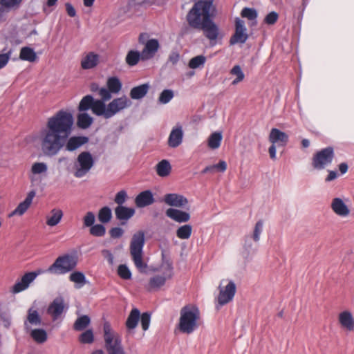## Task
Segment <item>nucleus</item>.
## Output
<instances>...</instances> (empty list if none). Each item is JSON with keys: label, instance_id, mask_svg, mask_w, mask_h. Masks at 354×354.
<instances>
[{"label": "nucleus", "instance_id": "nucleus-17", "mask_svg": "<svg viewBox=\"0 0 354 354\" xmlns=\"http://www.w3.org/2000/svg\"><path fill=\"white\" fill-rule=\"evenodd\" d=\"M248 38L246 29L245 28L244 21L240 19H236V31L234 36L231 39V44L236 43L243 44L245 42Z\"/></svg>", "mask_w": 354, "mask_h": 354}, {"label": "nucleus", "instance_id": "nucleus-44", "mask_svg": "<svg viewBox=\"0 0 354 354\" xmlns=\"http://www.w3.org/2000/svg\"><path fill=\"white\" fill-rule=\"evenodd\" d=\"M230 74L232 75H236V77L235 80L232 81V84L236 85L240 82L243 81L245 77V75L243 72L242 71V69L240 66L235 65L231 70H230Z\"/></svg>", "mask_w": 354, "mask_h": 354}, {"label": "nucleus", "instance_id": "nucleus-14", "mask_svg": "<svg viewBox=\"0 0 354 354\" xmlns=\"http://www.w3.org/2000/svg\"><path fill=\"white\" fill-rule=\"evenodd\" d=\"M346 201H348V199H343L339 197H335L332 199L330 208L335 215L341 218H347L350 216L351 209L346 203Z\"/></svg>", "mask_w": 354, "mask_h": 354}, {"label": "nucleus", "instance_id": "nucleus-38", "mask_svg": "<svg viewBox=\"0 0 354 354\" xmlns=\"http://www.w3.org/2000/svg\"><path fill=\"white\" fill-rule=\"evenodd\" d=\"M71 281L76 283L77 288H81L86 283V277L83 272L76 271L72 272L69 276Z\"/></svg>", "mask_w": 354, "mask_h": 354}, {"label": "nucleus", "instance_id": "nucleus-37", "mask_svg": "<svg viewBox=\"0 0 354 354\" xmlns=\"http://www.w3.org/2000/svg\"><path fill=\"white\" fill-rule=\"evenodd\" d=\"M91 322V319L87 315H82L79 317L74 323L73 328L77 331L84 330Z\"/></svg>", "mask_w": 354, "mask_h": 354}, {"label": "nucleus", "instance_id": "nucleus-41", "mask_svg": "<svg viewBox=\"0 0 354 354\" xmlns=\"http://www.w3.org/2000/svg\"><path fill=\"white\" fill-rule=\"evenodd\" d=\"M98 220L102 223H109L112 218V212L109 207L101 208L98 212Z\"/></svg>", "mask_w": 354, "mask_h": 354}, {"label": "nucleus", "instance_id": "nucleus-13", "mask_svg": "<svg viewBox=\"0 0 354 354\" xmlns=\"http://www.w3.org/2000/svg\"><path fill=\"white\" fill-rule=\"evenodd\" d=\"M41 273L38 272H29L26 273L21 278L20 280L16 281V283L11 288V292L13 294H17L25 290H26L30 284L37 278V277Z\"/></svg>", "mask_w": 354, "mask_h": 354}, {"label": "nucleus", "instance_id": "nucleus-26", "mask_svg": "<svg viewBox=\"0 0 354 354\" xmlns=\"http://www.w3.org/2000/svg\"><path fill=\"white\" fill-rule=\"evenodd\" d=\"M41 324V318L36 309L30 308L28 310L27 320L24 323L26 329L30 328V325L39 326Z\"/></svg>", "mask_w": 354, "mask_h": 354}, {"label": "nucleus", "instance_id": "nucleus-12", "mask_svg": "<svg viewBox=\"0 0 354 354\" xmlns=\"http://www.w3.org/2000/svg\"><path fill=\"white\" fill-rule=\"evenodd\" d=\"M131 104V101L125 95L115 98L107 105L106 115L111 118L120 111L129 107Z\"/></svg>", "mask_w": 354, "mask_h": 354}, {"label": "nucleus", "instance_id": "nucleus-62", "mask_svg": "<svg viewBox=\"0 0 354 354\" xmlns=\"http://www.w3.org/2000/svg\"><path fill=\"white\" fill-rule=\"evenodd\" d=\"M214 171L224 172L227 169V164L224 160H220L218 164L213 165Z\"/></svg>", "mask_w": 354, "mask_h": 354}, {"label": "nucleus", "instance_id": "nucleus-55", "mask_svg": "<svg viewBox=\"0 0 354 354\" xmlns=\"http://www.w3.org/2000/svg\"><path fill=\"white\" fill-rule=\"evenodd\" d=\"M241 16L250 20H253L257 18V12L254 9L245 8L241 11Z\"/></svg>", "mask_w": 354, "mask_h": 354}, {"label": "nucleus", "instance_id": "nucleus-4", "mask_svg": "<svg viewBox=\"0 0 354 354\" xmlns=\"http://www.w3.org/2000/svg\"><path fill=\"white\" fill-rule=\"evenodd\" d=\"M145 245V233L139 231L133 235L130 243V253L135 266L140 272H145L147 264L144 261L142 249Z\"/></svg>", "mask_w": 354, "mask_h": 354}, {"label": "nucleus", "instance_id": "nucleus-22", "mask_svg": "<svg viewBox=\"0 0 354 354\" xmlns=\"http://www.w3.org/2000/svg\"><path fill=\"white\" fill-rule=\"evenodd\" d=\"M166 215L178 223H185L190 219V214L189 213L174 208H169L167 209Z\"/></svg>", "mask_w": 354, "mask_h": 354}, {"label": "nucleus", "instance_id": "nucleus-53", "mask_svg": "<svg viewBox=\"0 0 354 354\" xmlns=\"http://www.w3.org/2000/svg\"><path fill=\"white\" fill-rule=\"evenodd\" d=\"M118 274L122 279L128 280L131 278V272L129 268L124 264H122L118 266Z\"/></svg>", "mask_w": 354, "mask_h": 354}, {"label": "nucleus", "instance_id": "nucleus-58", "mask_svg": "<svg viewBox=\"0 0 354 354\" xmlns=\"http://www.w3.org/2000/svg\"><path fill=\"white\" fill-rule=\"evenodd\" d=\"M111 93H112V92L110 91V90L108 88H106L104 87L100 88L99 89V92H98V94L101 97L100 100L104 101V102H106V101L111 100V98L112 97Z\"/></svg>", "mask_w": 354, "mask_h": 354}, {"label": "nucleus", "instance_id": "nucleus-34", "mask_svg": "<svg viewBox=\"0 0 354 354\" xmlns=\"http://www.w3.org/2000/svg\"><path fill=\"white\" fill-rule=\"evenodd\" d=\"M93 119L88 113H80L77 118L78 127L82 129H88L93 123Z\"/></svg>", "mask_w": 354, "mask_h": 354}, {"label": "nucleus", "instance_id": "nucleus-18", "mask_svg": "<svg viewBox=\"0 0 354 354\" xmlns=\"http://www.w3.org/2000/svg\"><path fill=\"white\" fill-rule=\"evenodd\" d=\"M35 196V191L30 192L25 200L20 203L17 207L8 214V217L10 218L14 216H22L30 207Z\"/></svg>", "mask_w": 354, "mask_h": 354}, {"label": "nucleus", "instance_id": "nucleus-63", "mask_svg": "<svg viewBox=\"0 0 354 354\" xmlns=\"http://www.w3.org/2000/svg\"><path fill=\"white\" fill-rule=\"evenodd\" d=\"M179 57H180V56L178 53L173 52L170 54V55L169 57V60L173 64H176L178 62Z\"/></svg>", "mask_w": 354, "mask_h": 354}, {"label": "nucleus", "instance_id": "nucleus-39", "mask_svg": "<svg viewBox=\"0 0 354 354\" xmlns=\"http://www.w3.org/2000/svg\"><path fill=\"white\" fill-rule=\"evenodd\" d=\"M192 232V225L187 224L179 227L176 230V236L180 239H188Z\"/></svg>", "mask_w": 354, "mask_h": 354}, {"label": "nucleus", "instance_id": "nucleus-60", "mask_svg": "<svg viewBox=\"0 0 354 354\" xmlns=\"http://www.w3.org/2000/svg\"><path fill=\"white\" fill-rule=\"evenodd\" d=\"M110 236L113 239H118L122 236L124 230L118 227H113L109 231Z\"/></svg>", "mask_w": 354, "mask_h": 354}, {"label": "nucleus", "instance_id": "nucleus-31", "mask_svg": "<svg viewBox=\"0 0 354 354\" xmlns=\"http://www.w3.org/2000/svg\"><path fill=\"white\" fill-rule=\"evenodd\" d=\"M149 88L148 84H143L138 86H135L130 91V97L133 100H140L144 97L147 93Z\"/></svg>", "mask_w": 354, "mask_h": 354}, {"label": "nucleus", "instance_id": "nucleus-59", "mask_svg": "<svg viewBox=\"0 0 354 354\" xmlns=\"http://www.w3.org/2000/svg\"><path fill=\"white\" fill-rule=\"evenodd\" d=\"M278 18H279L278 14L276 12L272 11V12H270V13H268L266 16V17L264 19V22L266 24L272 25L277 21Z\"/></svg>", "mask_w": 354, "mask_h": 354}, {"label": "nucleus", "instance_id": "nucleus-2", "mask_svg": "<svg viewBox=\"0 0 354 354\" xmlns=\"http://www.w3.org/2000/svg\"><path fill=\"white\" fill-rule=\"evenodd\" d=\"M214 8L210 1H200L195 3L187 15L189 25L194 28H201L210 40H214L221 36L217 26L212 21Z\"/></svg>", "mask_w": 354, "mask_h": 354}, {"label": "nucleus", "instance_id": "nucleus-52", "mask_svg": "<svg viewBox=\"0 0 354 354\" xmlns=\"http://www.w3.org/2000/svg\"><path fill=\"white\" fill-rule=\"evenodd\" d=\"M48 167L44 162H35L32 165L31 172L32 174H40L47 171Z\"/></svg>", "mask_w": 354, "mask_h": 354}, {"label": "nucleus", "instance_id": "nucleus-15", "mask_svg": "<svg viewBox=\"0 0 354 354\" xmlns=\"http://www.w3.org/2000/svg\"><path fill=\"white\" fill-rule=\"evenodd\" d=\"M140 317V312L138 308H134L131 310L125 322L127 336H133L134 335V330L138 326Z\"/></svg>", "mask_w": 354, "mask_h": 354}, {"label": "nucleus", "instance_id": "nucleus-30", "mask_svg": "<svg viewBox=\"0 0 354 354\" xmlns=\"http://www.w3.org/2000/svg\"><path fill=\"white\" fill-rule=\"evenodd\" d=\"M105 102L96 100L93 101L91 111L92 112L97 115V116H103L106 119H109V117L106 115L107 113V106H106Z\"/></svg>", "mask_w": 354, "mask_h": 354}, {"label": "nucleus", "instance_id": "nucleus-7", "mask_svg": "<svg viewBox=\"0 0 354 354\" xmlns=\"http://www.w3.org/2000/svg\"><path fill=\"white\" fill-rule=\"evenodd\" d=\"M219 293L217 297L216 308L226 305L232 301L236 292V286L232 280H221L218 286Z\"/></svg>", "mask_w": 354, "mask_h": 354}, {"label": "nucleus", "instance_id": "nucleus-49", "mask_svg": "<svg viewBox=\"0 0 354 354\" xmlns=\"http://www.w3.org/2000/svg\"><path fill=\"white\" fill-rule=\"evenodd\" d=\"M140 58H141V54L137 51H130L127 55L126 62L130 66H134L138 64Z\"/></svg>", "mask_w": 354, "mask_h": 354}, {"label": "nucleus", "instance_id": "nucleus-45", "mask_svg": "<svg viewBox=\"0 0 354 354\" xmlns=\"http://www.w3.org/2000/svg\"><path fill=\"white\" fill-rule=\"evenodd\" d=\"M139 42L140 44H158L159 41L152 37L151 34L142 32L139 36Z\"/></svg>", "mask_w": 354, "mask_h": 354}, {"label": "nucleus", "instance_id": "nucleus-50", "mask_svg": "<svg viewBox=\"0 0 354 354\" xmlns=\"http://www.w3.org/2000/svg\"><path fill=\"white\" fill-rule=\"evenodd\" d=\"M106 233V229L102 224L93 225L90 228V234L94 236L101 237Z\"/></svg>", "mask_w": 354, "mask_h": 354}, {"label": "nucleus", "instance_id": "nucleus-8", "mask_svg": "<svg viewBox=\"0 0 354 354\" xmlns=\"http://www.w3.org/2000/svg\"><path fill=\"white\" fill-rule=\"evenodd\" d=\"M94 160L91 153L88 151L81 152L75 163L74 176L76 178H82L89 172L94 165Z\"/></svg>", "mask_w": 354, "mask_h": 354}, {"label": "nucleus", "instance_id": "nucleus-56", "mask_svg": "<svg viewBox=\"0 0 354 354\" xmlns=\"http://www.w3.org/2000/svg\"><path fill=\"white\" fill-rule=\"evenodd\" d=\"M127 197V192L125 190H121L116 194L114 201L118 206H120L125 203Z\"/></svg>", "mask_w": 354, "mask_h": 354}, {"label": "nucleus", "instance_id": "nucleus-42", "mask_svg": "<svg viewBox=\"0 0 354 354\" xmlns=\"http://www.w3.org/2000/svg\"><path fill=\"white\" fill-rule=\"evenodd\" d=\"M94 99L93 97L90 95H86L84 96L80 101L78 106V109L80 111H85L88 110L89 109H91L92 105L93 103Z\"/></svg>", "mask_w": 354, "mask_h": 354}, {"label": "nucleus", "instance_id": "nucleus-23", "mask_svg": "<svg viewBox=\"0 0 354 354\" xmlns=\"http://www.w3.org/2000/svg\"><path fill=\"white\" fill-rule=\"evenodd\" d=\"M64 216L63 211L58 208H53L46 216V223L49 227H54L58 225Z\"/></svg>", "mask_w": 354, "mask_h": 354}, {"label": "nucleus", "instance_id": "nucleus-57", "mask_svg": "<svg viewBox=\"0 0 354 354\" xmlns=\"http://www.w3.org/2000/svg\"><path fill=\"white\" fill-rule=\"evenodd\" d=\"M95 214L92 212H88L83 218V222L85 227H92L95 223Z\"/></svg>", "mask_w": 354, "mask_h": 354}, {"label": "nucleus", "instance_id": "nucleus-21", "mask_svg": "<svg viewBox=\"0 0 354 354\" xmlns=\"http://www.w3.org/2000/svg\"><path fill=\"white\" fill-rule=\"evenodd\" d=\"M154 203V198L150 190L140 192L135 198V203L138 207H145Z\"/></svg>", "mask_w": 354, "mask_h": 354}, {"label": "nucleus", "instance_id": "nucleus-11", "mask_svg": "<svg viewBox=\"0 0 354 354\" xmlns=\"http://www.w3.org/2000/svg\"><path fill=\"white\" fill-rule=\"evenodd\" d=\"M68 306L66 304L64 299L62 296L55 297L53 301L49 304L47 313L50 315L53 320L58 319L61 315L67 310Z\"/></svg>", "mask_w": 354, "mask_h": 354}, {"label": "nucleus", "instance_id": "nucleus-35", "mask_svg": "<svg viewBox=\"0 0 354 354\" xmlns=\"http://www.w3.org/2000/svg\"><path fill=\"white\" fill-rule=\"evenodd\" d=\"M107 88L112 92V93H118L122 86V82L117 77H110L106 82Z\"/></svg>", "mask_w": 354, "mask_h": 354}, {"label": "nucleus", "instance_id": "nucleus-29", "mask_svg": "<svg viewBox=\"0 0 354 354\" xmlns=\"http://www.w3.org/2000/svg\"><path fill=\"white\" fill-rule=\"evenodd\" d=\"M19 58L21 60L27 61L31 63L36 62L39 59V57L35 50L28 46H24L21 49Z\"/></svg>", "mask_w": 354, "mask_h": 354}, {"label": "nucleus", "instance_id": "nucleus-25", "mask_svg": "<svg viewBox=\"0 0 354 354\" xmlns=\"http://www.w3.org/2000/svg\"><path fill=\"white\" fill-rule=\"evenodd\" d=\"M263 221L262 220H259L257 221L254 225V231L252 236H247L245 237V244L244 247L245 248H250L252 245L250 242V239L252 238L255 242H258L260 240V235L263 232Z\"/></svg>", "mask_w": 354, "mask_h": 354}, {"label": "nucleus", "instance_id": "nucleus-27", "mask_svg": "<svg viewBox=\"0 0 354 354\" xmlns=\"http://www.w3.org/2000/svg\"><path fill=\"white\" fill-rule=\"evenodd\" d=\"M339 322L342 327L349 331L354 330V319L348 311H344L339 315Z\"/></svg>", "mask_w": 354, "mask_h": 354}, {"label": "nucleus", "instance_id": "nucleus-40", "mask_svg": "<svg viewBox=\"0 0 354 354\" xmlns=\"http://www.w3.org/2000/svg\"><path fill=\"white\" fill-rule=\"evenodd\" d=\"M30 336L36 342L39 344L44 343L47 339V333L44 329L32 330Z\"/></svg>", "mask_w": 354, "mask_h": 354}, {"label": "nucleus", "instance_id": "nucleus-1", "mask_svg": "<svg viewBox=\"0 0 354 354\" xmlns=\"http://www.w3.org/2000/svg\"><path fill=\"white\" fill-rule=\"evenodd\" d=\"M71 113L64 110L57 111L50 117L46 127L40 132V145L43 153L47 156H56L64 147L68 151H73L87 143L86 136H71L73 126Z\"/></svg>", "mask_w": 354, "mask_h": 354}, {"label": "nucleus", "instance_id": "nucleus-16", "mask_svg": "<svg viewBox=\"0 0 354 354\" xmlns=\"http://www.w3.org/2000/svg\"><path fill=\"white\" fill-rule=\"evenodd\" d=\"M183 135L181 125H176L173 127L168 138V146L171 148L179 147L183 142Z\"/></svg>", "mask_w": 354, "mask_h": 354}, {"label": "nucleus", "instance_id": "nucleus-47", "mask_svg": "<svg viewBox=\"0 0 354 354\" xmlns=\"http://www.w3.org/2000/svg\"><path fill=\"white\" fill-rule=\"evenodd\" d=\"M174 96V94L172 90L165 89L160 93L159 95L158 102L162 104H167L171 101Z\"/></svg>", "mask_w": 354, "mask_h": 354}, {"label": "nucleus", "instance_id": "nucleus-36", "mask_svg": "<svg viewBox=\"0 0 354 354\" xmlns=\"http://www.w3.org/2000/svg\"><path fill=\"white\" fill-rule=\"evenodd\" d=\"M222 138V133L221 132H214L208 138V147L212 149H218L221 145Z\"/></svg>", "mask_w": 354, "mask_h": 354}, {"label": "nucleus", "instance_id": "nucleus-3", "mask_svg": "<svg viewBox=\"0 0 354 354\" xmlns=\"http://www.w3.org/2000/svg\"><path fill=\"white\" fill-rule=\"evenodd\" d=\"M200 311L195 306L187 305L181 308L178 323L179 330L187 334L193 333L198 326Z\"/></svg>", "mask_w": 354, "mask_h": 354}, {"label": "nucleus", "instance_id": "nucleus-51", "mask_svg": "<svg viewBox=\"0 0 354 354\" xmlns=\"http://www.w3.org/2000/svg\"><path fill=\"white\" fill-rule=\"evenodd\" d=\"M79 340L81 343L83 344H91L94 340V336L92 330L88 329L82 333L79 337Z\"/></svg>", "mask_w": 354, "mask_h": 354}, {"label": "nucleus", "instance_id": "nucleus-19", "mask_svg": "<svg viewBox=\"0 0 354 354\" xmlns=\"http://www.w3.org/2000/svg\"><path fill=\"white\" fill-rule=\"evenodd\" d=\"M269 141L277 146L284 147L288 142V136L277 128H272L270 132Z\"/></svg>", "mask_w": 354, "mask_h": 354}, {"label": "nucleus", "instance_id": "nucleus-28", "mask_svg": "<svg viewBox=\"0 0 354 354\" xmlns=\"http://www.w3.org/2000/svg\"><path fill=\"white\" fill-rule=\"evenodd\" d=\"M135 214V209L123 205L118 206L115 209L116 218L120 221H127Z\"/></svg>", "mask_w": 354, "mask_h": 354}, {"label": "nucleus", "instance_id": "nucleus-48", "mask_svg": "<svg viewBox=\"0 0 354 354\" xmlns=\"http://www.w3.org/2000/svg\"><path fill=\"white\" fill-rule=\"evenodd\" d=\"M12 54V50L6 48L0 53V69L4 68L8 63Z\"/></svg>", "mask_w": 354, "mask_h": 354}, {"label": "nucleus", "instance_id": "nucleus-33", "mask_svg": "<svg viewBox=\"0 0 354 354\" xmlns=\"http://www.w3.org/2000/svg\"><path fill=\"white\" fill-rule=\"evenodd\" d=\"M156 173L160 177H166L169 175L171 167L169 162L167 160H162L156 167Z\"/></svg>", "mask_w": 354, "mask_h": 354}, {"label": "nucleus", "instance_id": "nucleus-5", "mask_svg": "<svg viewBox=\"0 0 354 354\" xmlns=\"http://www.w3.org/2000/svg\"><path fill=\"white\" fill-rule=\"evenodd\" d=\"M104 348L108 354H126L120 335L106 322L103 326Z\"/></svg>", "mask_w": 354, "mask_h": 354}, {"label": "nucleus", "instance_id": "nucleus-61", "mask_svg": "<svg viewBox=\"0 0 354 354\" xmlns=\"http://www.w3.org/2000/svg\"><path fill=\"white\" fill-rule=\"evenodd\" d=\"M102 256L104 257V258H105L108 263L112 266L113 265L114 263V258H113V254L111 253V252L109 250H102Z\"/></svg>", "mask_w": 354, "mask_h": 354}, {"label": "nucleus", "instance_id": "nucleus-20", "mask_svg": "<svg viewBox=\"0 0 354 354\" xmlns=\"http://www.w3.org/2000/svg\"><path fill=\"white\" fill-rule=\"evenodd\" d=\"M164 202L169 206L183 207L188 203L187 199L178 194H167L164 196Z\"/></svg>", "mask_w": 354, "mask_h": 354}, {"label": "nucleus", "instance_id": "nucleus-32", "mask_svg": "<svg viewBox=\"0 0 354 354\" xmlns=\"http://www.w3.org/2000/svg\"><path fill=\"white\" fill-rule=\"evenodd\" d=\"M98 63V55L93 53H88L81 62L84 69H90L95 67Z\"/></svg>", "mask_w": 354, "mask_h": 354}, {"label": "nucleus", "instance_id": "nucleus-64", "mask_svg": "<svg viewBox=\"0 0 354 354\" xmlns=\"http://www.w3.org/2000/svg\"><path fill=\"white\" fill-rule=\"evenodd\" d=\"M66 12L70 17L75 16V14H76L75 10L71 3H66Z\"/></svg>", "mask_w": 354, "mask_h": 354}, {"label": "nucleus", "instance_id": "nucleus-24", "mask_svg": "<svg viewBox=\"0 0 354 354\" xmlns=\"http://www.w3.org/2000/svg\"><path fill=\"white\" fill-rule=\"evenodd\" d=\"M22 0H0V20L11 10L18 8Z\"/></svg>", "mask_w": 354, "mask_h": 354}, {"label": "nucleus", "instance_id": "nucleus-6", "mask_svg": "<svg viewBox=\"0 0 354 354\" xmlns=\"http://www.w3.org/2000/svg\"><path fill=\"white\" fill-rule=\"evenodd\" d=\"M77 264V257L75 255L65 254L59 256L50 265L47 272L53 274H65L73 271Z\"/></svg>", "mask_w": 354, "mask_h": 354}, {"label": "nucleus", "instance_id": "nucleus-9", "mask_svg": "<svg viewBox=\"0 0 354 354\" xmlns=\"http://www.w3.org/2000/svg\"><path fill=\"white\" fill-rule=\"evenodd\" d=\"M162 270V274H155L151 277L147 286V289L149 291H154L159 290L163 286L168 279H171L173 276V267L171 264L167 263L161 266Z\"/></svg>", "mask_w": 354, "mask_h": 354}, {"label": "nucleus", "instance_id": "nucleus-46", "mask_svg": "<svg viewBox=\"0 0 354 354\" xmlns=\"http://www.w3.org/2000/svg\"><path fill=\"white\" fill-rule=\"evenodd\" d=\"M206 61V57L203 55H198L192 58L189 62V67L192 69L203 66Z\"/></svg>", "mask_w": 354, "mask_h": 354}, {"label": "nucleus", "instance_id": "nucleus-10", "mask_svg": "<svg viewBox=\"0 0 354 354\" xmlns=\"http://www.w3.org/2000/svg\"><path fill=\"white\" fill-rule=\"evenodd\" d=\"M334 156V149L332 147L322 149L314 154L312 165L316 169H324L332 162Z\"/></svg>", "mask_w": 354, "mask_h": 354}, {"label": "nucleus", "instance_id": "nucleus-43", "mask_svg": "<svg viewBox=\"0 0 354 354\" xmlns=\"http://www.w3.org/2000/svg\"><path fill=\"white\" fill-rule=\"evenodd\" d=\"M159 46H145L142 51L141 59L143 60L149 59L154 56L158 51Z\"/></svg>", "mask_w": 354, "mask_h": 354}, {"label": "nucleus", "instance_id": "nucleus-54", "mask_svg": "<svg viewBox=\"0 0 354 354\" xmlns=\"http://www.w3.org/2000/svg\"><path fill=\"white\" fill-rule=\"evenodd\" d=\"M140 319L143 330H147L149 327L151 315L149 313H144L140 315Z\"/></svg>", "mask_w": 354, "mask_h": 354}]
</instances>
